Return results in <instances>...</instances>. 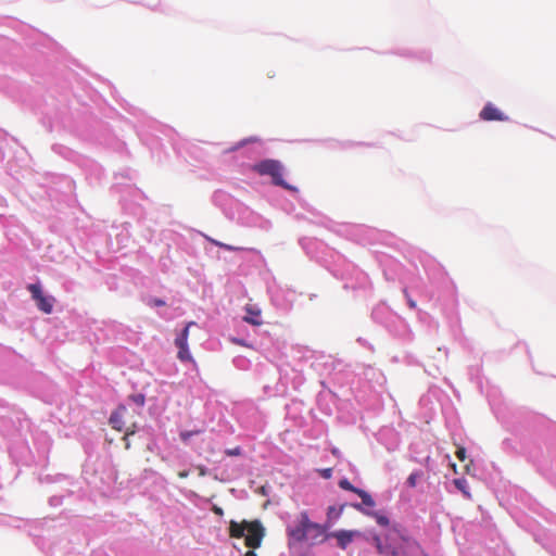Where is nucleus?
<instances>
[{
    "label": "nucleus",
    "instance_id": "23",
    "mask_svg": "<svg viewBox=\"0 0 556 556\" xmlns=\"http://www.w3.org/2000/svg\"><path fill=\"white\" fill-rule=\"evenodd\" d=\"M403 292H404V294H405V296H406V299H407V303H408L409 307H410V308H416L417 304H416V302H415V301L409 296V294H408L407 290H406V289H404V290H403Z\"/></svg>",
    "mask_w": 556,
    "mask_h": 556
},
{
    "label": "nucleus",
    "instance_id": "25",
    "mask_svg": "<svg viewBox=\"0 0 556 556\" xmlns=\"http://www.w3.org/2000/svg\"><path fill=\"white\" fill-rule=\"evenodd\" d=\"M231 342H233L235 344H238V345H241V346H247V348H250L251 345L248 344L244 340L242 339H238V338H232L231 339Z\"/></svg>",
    "mask_w": 556,
    "mask_h": 556
},
{
    "label": "nucleus",
    "instance_id": "8",
    "mask_svg": "<svg viewBox=\"0 0 556 556\" xmlns=\"http://www.w3.org/2000/svg\"><path fill=\"white\" fill-rule=\"evenodd\" d=\"M353 508H355L356 510L367 515V516H370L372 518L376 519L377 523L382 526V527H387L389 526L390 521H389V518L384 515H381L377 511H372V510H368L366 508H363L361 504L356 503V504H353L352 505Z\"/></svg>",
    "mask_w": 556,
    "mask_h": 556
},
{
    "label": "nucleus",
    "instance_id": "30",
    "mask_svg": "<svg viewBox=\"0 0 556 556\" xmlns=\"http://www.w3.org/2000/svg\"><path fill=\"white\" fill-rule=\"evenodd\" d=\"M340 513H341V509H340L339 511H336V508H334V507H332V506L328 508V517H329V518H330V517H332V515H334V516H339V515H340Z\"/></svg>",
    "mask_w": 556,
    "mask_h": 556
},
{
    "label": "nucleus",
    "instance_id": "3",
    "mask_svg": "<svg viewBox=\"0 0 556 556\" xmlns=\"http://www.w3.org/2000/svg\"><path fill=\"white\" fill-rule=\"evenodd\" d=\"M252 170L261 176H269L276 186H280L287 190L293 188L283 179V165L278 160L267 159L263 160L252 166Z\"/></svg>",
    "mask_w": 556,
    "mask_h": 556
},
{
    "label": "nucleus",
    "instance_id": "1",
    "mask_svg": "<svg viewBox=\"0 0 556 556\" xmlns=\"http://www.w3.org/2000/svg\"><path fill=\"white\" fill-rule=\"evenodd\" d=\"M372 542L382 556H428L416 540L396 532L387 534L384 539L376 534Z\"/></svg>",
    "mask_w": 556,
    "mask_h": 556
},
{
    "label": "nucleus",
    "instance_id": "9",
    "mask_svg": "<svg viewBox=\"0 0 556 556\" xmlns=\"http://www.w3.org/2000/svg\"><path fill=\"white\" fill-rule=\"evenodd\" d=\"M355 532L353 531H346V530H340L338 532H334L332 536H334L338 541V545L345 549L348 545L353 541Z\"/></svg>",
    "mask_w": 556,
    "mask_h": 556
},
{
    "label": "nucleus",
    "instance_id": "10",
    "mask_svg": "<svg viewBox=\"0 0 556 556\" xmlns=\"http://www.w3.org/2000/svg\"><path fill=\"white\" fill-rule=\"evenodd\" d=\"M245 311L248 313V315L243 317L245 323L254 326L262 325V320L260 319L261 312L258 309H254L251 305H248Z\"/></svg>",
    "mask_w": 556,
    "mask_h": 556
},
{
    "label": "nucleus",
    "instance_id": "17",
    "mask_svg": "<svg viewBox=\"0 0 556 556\" xmlns=\"http://www.w3.org/2000/svg\"><path fill=\"white\" fill-rule=\"evenodd\" d=\"M339 486L345 491H351L355 494H356V491H359V489L354 486L348 479L340 480Z\"/></svg>",
    "mask_w": 556,
    "mask_h": 556
},
{
    "label": "nucleus",
    "instance_id": "27",
    "mask_svg": "<svg viewBox=\"0 0 556 556\" xmlns=\"http://www.w3.org/2000/svg\"><path fill=\"white\" fill-rule=\"evenodd\" d=\"M321 476L325 478V479H329L332 475V469L331 468H327V469H323L320 471Z\"/></svg>",
    "mask_w": 556,
    "mask_h": 556
},
{
    "label": "nucleus",
    "instance_id": "14",
    "mask_svg": "<svg viewBox=\"0 0 556 556\" xmlns=\"http://www.w3.org/2000/svg\"><path fill=\"white\" fill-rule=\"evenodd\" d=\"M454 485L463 493V495L466 498L471 500V493L469 491L468 483H467L466 479H464V478L455 479Z\"/></svg>",
    "mask_w": 556,
    "mask_h": 556
},
{
    "label": "nucleus",
    "instance_id": "18",
    "mask_svg": "<svg viewBox=\"0 0 556 556\" xmlns=\"http://www.w3.org/2000/svg\"><path fill=\"white\" fill-rule=\"evenodd\" d=\"M201 433V430H191V431H181L180 432V439L184 441V442H187L191 437L195 435V434H199Z\"/></svg>",
    "mask_w": 556,
    "mask_h": 556
},
{
    "label": "nucleus",
    "instance_id": "26",
    "mask_svg": "<svg viewBox=\"0 0 556 556\" xmlns=\"http://www.w3.org/2000/svg\"><path fill=\"white\" fill-rule=\"evenodd\" d=\"M150 304L153 306H164L165 302L161 299H152Z\"/></svg>",
    "mask_w": 556,
    "mask_h": 556
},
{
    "label": "nucleus",
    "instance_id": "22",
    "mask_svg": "<svg viewBox=\"0 0 556 556\" xmlns=\"http://www.w3.org/2000/svg\"><path fill=\"white\" fill-rule=\"evenodd\" d=\"M134 402L140 406H143L144 405V395L142 394H137V395H132L131 396Z\"/></svg>",
    "mask_w": 556,
    "mask_h": 556
},
{
    "label": "nucleus",
    "instance_id": "29",
    "mask_svg": "<svg viewBox=\"0 0 556 556\" xmlns=\"http://www.w3.org/2000/svg\"><path fill=\"white\" fill-rule=\"evenodd\" d=\"M200 477H204L207 475L206 468L202 465L197 466Z\"/></svg>",
    "mask_w": 556,
    "mask_h": 556
},
{
    "label": "nucleus",
    "instance_id": "6",
    "mask_svg": "<svg viewBox=\"0 0 556 556\" xmlns=\"http://www.w3.org/2000/svg\"><path fill=\"white\" fill-rule=\"evenodd\" d=\"M479 116L482 121L486 122H506L509 119L507 115H505L500 109H497L492 103H486L484 108L481 110Z\"/></svg>",
    "mask_w": 556,
    "mask_h": 556
},
{
    "label": "nucleus",
    "instance_id": "32",
    "mask_svg": "<svg viewBox=\"0 0 556 556\" xmlns=\"http://www.w3.org/2000/svg\"><path fill=\"white\" fill-rule=\"evenodd\" d=\"M244 556H256V554L253 551H248Z\"/></svg>",
    "mask_w": 556,
    "mask_h": 556
},
{
    "label": "nucleus",
    "instance_id": "15",
    "mask_svg": "<svg viewBox=\"0 0 556 556\" xmlns=\"http://www.w3.org/2000/svg\"><path fill=\"white\" fill-rule=\"evenodd\" d=\"M177 357L181 362H194L193 357L189 352L188 345H184V348H178Z\"/></svg>",
    "mask_w": 556,
    "mask_h": 556
},
{
    "label": "nucleus",
    "instance_id": "20",
    "mask_svg": "<svg viewBox=\"0 0 556 556\" xmlns=\"http://www.w3.org/2000/svg\"><path fill=\"white\" fill-rule=\"evenodd\" d=\"M241 453H242V451H241L240 446H236L233 448H228L225 451V454L228 456H240Z\"/></svg>",
    "mask_w": 556,
    "mask_h": 556
},
{
    "label": "nucleus",
    "instance_id": "7",
    "mask_svg": "<svg viewBox=\"0 0 556 556\" xmlns=\"http://www.w3.org/2000/svg\"><path fill=\"white\" fill-rule=\"evenodd\" d=\"M127 413V408L125 405H119L115 410L112 412L109 424L111 427L117 431H122L124 429V417Z\"/></svg>",
    "mask_w": 556,
    "mask_h": 556
},
{
    "label": "nucleus",
    "instance_id": "4",
    "mask_svg": "<svg viewBox=\"0 0 556 556\" xmlns=\"http://www.w3.org/2000/svg\"><path fill=\"white\" fill-rule=\"evenodd\" d=\"M31 294V298L36 301L37 307L45 314L52 313L53 304L55 299L51 295H45L41 291V287L36 283H31L27 287Z\"/></svg>",
    "mask_w": 556,
    "mask_h": 556
},
{
    "label": "nucleus",
    "instance_id": "21",
    "mask_svg": "<svg viewBox=\"0 0 556 556\" xmlns=\"http://www.w3.org/2000/svg\"><path fill=\"white\" fill-rule=\"evenodd\" d=\"M456 457L460 460V462H464L466 459V448L460 446L457 448L456 451Z\"/></svg>",
    "mask_w": 556,
    "mask_h": 556
},
{
    "label": "nucleus",
    "instance_id": "13",
    "mask_svg": "<svg viewBox=\"0 0 556 556\" xmlns=\"http://www.w3.org/2000/svg\"><path fill=\"white\" fill-rule=\"evenodd\" d=\"M356 494L362 498L361 505H362L363 508H365V507H367V508L375 507L376 502L374 501V498L371 497V495L367 491H365L363 489H359V491H356Z\"/></svg>",
    "mask_w": 556,
    "mask_h": 556
},
{
    "label": "nucleus",
    "instance_id": "31",
    "mask_svg": "<svg viewBox=\"0 0 556 556\" xmlns=\"http://www.w3.org/2000/svg\"><path fill=\"white\" fill-rule=\"evenodd\" d=\"M188 476H189V472H188L187 470H184V471H179V472H178V477H179L180 479H185V478H187Z\"/></svg>",
    "mask_w": 556,
    "mask_h": 556
},
{
    "label": "nucleus",
    "instance_id": "19",
    "mask_svg": "<svg viewBox=\"0 0 556 556\" xmlns=\"http://www.w3.org/2000/svg\"><path fill=\"white\" fill-rule=\"evenodd\" d=\"M211 242L219 248H223V249H226L228 251H236V250H240L239 248H235L232 245H229V244H226V243H223V242H219L217 240H214L212 239Z\"/></svg>",
    "mask_w": 556,
    "mask_h": 556
},
{
    "label": "nucleus",
    "instance_id": "2",
    "mask_svg": "<svg viewBox=\"0 0 556 556\" xmlns=\"http://www.w3.org/2000/svg\"><path fill=\"white\" fill-rule=\"evenodd\" d=\"M230 538L241 539L244 538V543L250 548H257L264 538V528L258 520L237 522L231 520L229 522Z\"/></svg>",
    "mask_w": 556,
    "mask_h": 556
},
{
    "label": "nucleus",
    "instance_id": "12",
    "mask_svg": "<svg viewBox=\"0 0 556 556\" xmlns=\"http://www.w3.org/2000/svg\"><path fill=\"white\" fill-rule=\"evenodd\" d=\"M194 325V321H189L181 331V333L175 339V345L177 348H184V345H188L189 329Z\"/></svg>",
    "mask_w": 556,
    "mask_h": 556
},
{
    "label": "nucleus",
    "instance_id": "16",
    "mask_svg": "<svg viewBox=\"0 0 556 556\" xmlns=\"http://www.w3.org/2000/svg\"><path fill=\"white\" fill-rule=\"evenodd\" d=\"M422 477V472L421 471H414L412 472L407 480H406V483L409 488H415L417 485V481L418 479H420Z\"/></svg>",
    "mask_w": 556,
    "mask_h": 556
},
{
    "label": "nucleus",
    "instance_id": "24",
    "mask_svg": "<svg viewBox=\"0 0 556 556\" xmlns=\"http://www.w3.org/2000/svg\"><path fill=\"white\" fill-rule=\"evenodd\" d=\"M134 433H135V430H134V429H131V430L127 429V430H126V432H125V435H124V438H123V439L126 441L125 447H126L127 450L130 447V443H129V441H128L127 439H128V437H129V435H131V434H134Z\"/></svg>",
    "mask_w": 556,
    "mask_h": 556
},
{
    "label": "nucleus",
    "instance_id": "11",
    "mask_svg": "<svg viewBox=\"0 0 556 556\" xmlns=\"http://www.w3.org/2000/svg\"><path fill=\"white\" fill-rule=\"evenodd\" d=\"M304 522L308 526V538L318 539L324 534V528L309 520L308 517L304 518Z\"/></svg>",
    "mask_w": 556,
    "mask_h": 556
},
{
    "label": "nucleus",
    "instance_id": "5",
    "mask_svg": "<svg viewBox=\"0 0 556 556\" xmlns=\"http://www.w3.org/2000/svg\"><path fill=\"white\" fill-rule=\"evenodd\" d=\"M308 517L306 511H302L294 526L288 527V535L294 542H303L308 539V526L304 518Z\"/></svg>",
    "mask_w": 556,
    "mask_h": 556
},
{
    "label": "nucleus",
    "instance_id": "28",
    "mask_svg": "<svg viewBox=\"0 0 556 556\" xmlns=\"http://www.w3.org/2000/svg\"><path fill=\"white\" fill-rule=\"evenodd\" d=\"M212 511L217 515V516H223L224 515V510L222 507L217 506V505H213L212 507Z\"/></svg>",
    "mask_w": 556,
    "mask_h": 556
}]
</instances>
